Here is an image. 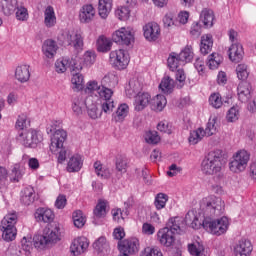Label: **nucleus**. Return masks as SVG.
<instances>
[{"instance_id":"obj_64","label":"nucleus","mask_w":256,"mask_h":256,"mask_svg":"<svg viewBox=\"0 0 256 256\" xmlns=\"http://www.w3.org/2000/svg\"><path fill=\"white\" fill-rule=\"evenodd\" d=\"M68 69H70L71 73H79L81 69H83V66L81 65V62L77 58H69V66Z\"/></svg>"},{"instance_id":"obj_50","label":"nucleus","mask_w":256,"mask_h":256,"mask_svg":"<svg viewBox=\"0 0 256 256\" xmlns=\"http://www.w3.org/2000/svg\"><path fill=\"white\" fill-rule=\"evenodd\" d=\"M236 75L240 81H247L249 77V66L246 64H238L236 67Z\"/></svg>"},{"instance_id":"obj_26","label":"nucleus","mask_w":256,"mask_h":256,"mask_svg":"<svg viewBox=\"0 0 256 256\" xmlns=\"http://www.w3.org/2000/svg\"><path fill=\"white\" fill-rule=\"evenodd\" d=\"M238 99L241 103H247L251 99V84L247 82H240L237 88Z\"/></svg>"},{"instance_id":"obj_42","label":"nucleus","mask_w":256,"mask_h":256,"mask_svg":"<svg viewBox=\"0 0 256 256\" xmlns=\"http://www.w3.org/2000/svg\"><path fill=\"white\" fill-rule=\"evenodd\" d=\"M27 123L28 125L29 123H31V121H29V118H27V115L21 114L18 116L16 125H15V128L18 131V135L19 133H27V131H29V129H27Z\"/></svg>"},{"instance_id":"obj_32","label":"nucleus","mask_w":256,"mask_h":256,"mask_svg":"<svg viewBox=\"0 0 256 256\" xmlns=\"http://www.w3.org/2000/svg\"><path fill=\"white\" fill-rule=\"evenodd\" d=\"M113 9V0H99L98 13L102 19H107Z\"/></svg>"},{"instance_id":"obj_57","label":"nucleus","mask_w":256,"mask_h":256,"mask_svg":"<svg viewBox=\"0 0 256 256\" xmlns=\"http://www.w3.org/2000/svg\"><path fill=\"white\" fill-rule=\"evenodd\" d=\"M239 117H240L239 106H232L226 114V119L229 123H235V121L239 120Z\"/></svg>"},{"instance_id":"obj_13","label":"nucleus","mask_w":256,"mask_h":256,"mask_svg":"<svg viewBox=\"0 0 256 256\" xmlns=\"http://www.w3.org/2000/svg\"><path fill=\"white\" fill-rule=\"evenodd\" d=\"M139 245V239L137 238H128L118 242L120 253H124L125 255L128 256L135 255V253H138Z\"/></svg>"},{"instance_id":"obj_40","label":"nucleus","mask_w":256,"mask_h":256,"mask_svg":"<svg viewBox=\"0 0 256 256\" xmlns=\"http://www.w3.org/2000/svg\"><path fill=\"white\" fill-rule=\"evenodd\" d=\"M113 42L109 40V38L105 36H100L97 40V50L100 53H107V51H111V47Z\"/></svg>"},{"instance_id":"obj_27","label":"nucleus","mask_w":256,"mask_h":256,"mask_svg":"<svg viewBox=\"0 0 256 256\" xmlns=\"http://www.w3.org/2000/svg\"><path fill=\"white\" fill-rule=\"evenodd\" d=\"M243 55H245V52H243V46L241 44H232L229 48V59L233 63H240V61H243Z\"/></svg>"},{"instance_id":"obj_12","label":"nucleus","mask_w":256,"mask_h":256,"mask_svg":"<svg viewBox=\"0 0 256 256\" xmlns=\"http://www.w3.org/2000/svg\"><path fill=\"white\" fill-rule=\"evenodd\" d=\"M208 218L207 215H201V213H197L195 211H189L185 216V221L192 227V229H205V222Z\"/></svg>"},{"instance_id":"obj_56","label":"nucleus","mask_w":256,"mask_h":256,"mask_svg":"<svg viewBox=\"0 0 256 256\" xmlns=\"http://www.w3.org/2000/svg\"><path fill=\"white\" fill-rule=\"evenodd\" d=\"M138 91H141V84L139 83V80H130L128 87L126 88V94L129 97H133V95L138 93Z\"/></svg>"},{"instance_id":"obj_39","label":"nucleus","mask_w":256,"mask_h":256,"mask_svg":"<svg viewBox=\"0 0 256 256\" xmlns=\"http://www.w3.org/2000/svg\"><path fill=\"white\" fill-rule=\"evenodd\" d=\"M178 56L180 57V61H182V63H191V61H193V57H194V53H193V46L187 45L185 46L181 52L178 54Z\"/></svg>"},{"instance_id":"obj_62","label":"nucleus","mask_w":256,"mask_h":256,"mask_svg":"<svg viewBox=\"0 0 256 256\" xmlns=\"http://www.w3.org/2000/svg\"><path fill=\"white\" fill-rule=\"evenodd\" d=\"M83 100H81V98L76 97L73 99L72 102V111L74 113V115H76L77 117H79V115H83Z\"/></svg>"},{"instance_id":"obj_21","label":"nucleus","mask_w":256,"mask_h":256,"mask_svg":"<svg viewBox=\"0 0 256 256\" xmlns=\"http://www.w3.org/2000/svg\"><path fill=\"white\" fill-rule=\"evenodd\" d=\"M151 103V94L147 92H139L134 97V109L135 111H143Z\"/></svg>"},{"instance_id":"obj_17","label":"nucleus","mask_w":256,"mask_h":256,"mask_svg":"<svg viewBox=\"0 0 256 256\" xmlns=\"http://www.w3.org/2000/svg\"><path fill=\"white\" fill-rule=\"evenodd\" d=\"M84 91L88 95H93V93H96L99 99H101L103 97V93L111 91V89L103 84L100 85L99 82H97V80H90L86 83Z\"/></svg>"},{"instance_id":"obj_47","label":"nucleus","mask_w":256,"mask_h":256,"mask_svg":"<svg viewBox=\"0 0 256 256\" xmlns=\"http://www.w3.org/2000/svg\"><path fill=\"white\" fill-rule=\"evenodd\" d=\"M205 137V129L198 128L192 132H190V136L188 138V141L190 145H197L199 141H201Z\"/></svg>"},{"instance_id":"obj_30","label":"nucleus","mask_w":256,"mask_h":256,"mask_svg":"<svg viewBox=\"0 0 256 256\" xmlns=\"http://www.w3.org/2000/svg\"><path fill=\"white\" fill-rule=\"evenodd\" d=\"M213 50V36L211 34H204L201 37L200 53L202 55H209Z\"/></svg>"},{"instance_id":"obj_63","label":"nucleus","mask_w":256,"mask_h":256,"mask_svg":"<svg viewBox=\"0 0 256 256\" xmlns=\"http://www.w3.org/2000/svg\"><path fill=\"white\" fill-rule=\"evenodd\" d=\"M16 19L17 21H27L29 19V11L25 6H17L16 8Z\"/></svg>"},{"instance_id":"obj_22","label":"nucleus","mask_w":256,"mask_h":256,"mask_svg":"<svg viewBox=\"0 0 256 256\" xmlns=\"http://www.w3.org/2000/svg\"><path fill=\"white\" fill-rule=\"evenodd\" d=\"M35 219L39 223H53L55 221V212L49 208H38L35 212Z\"/></svg>"},{"instance_id":"obj_58","label":"nucleus","mask_w":256,"mask_h":256,"mask_svg":"<svg viewBox=\"0 0 256 256\" xmlns=\"http://www.w3.org/2000/svg\"><path fill=\"white\" fill-rule=\"evenodd\" d=\"M128 114L129 106L127 104H121L116 111L115 121H124L125 117H127Z\"/></svg>"},{"instance_id":"obj_5","label":"nucleus","mask_w":256,"mask_h":256,"mask_svg":"<svg viewBox=\"0 0 256 256\" xmlns=\"http://www.w3.org/2000/svg\"><path fill=\"white\" fill-rule=\"evenodd\" d=\"M17 221H19V215L15 211L9 212L1 220L0 230L4 241H15L17 237Z\"/></svg>"},{"instance_id":"obj_49","label":"nucleus","mask_w":256,"mask_h":256,"mask_svg":"<svg viewBox=\"0 0 256 256\" xmlns=\"http://www.w3.org/2000/svg\"><path fill=\"white\" fill-rule=\"evenodd\" d=\"M115 165L119 173H127V169L129 168V160L123 155H118L116 157Z\"/></svg>"},{"instance_id":"obj_7","label":"nucleus","mask_w":256,"mask_h":256,"mask_svg":"<svg viewBox=\"0 0 256 256\" xmlns=\"http://www.w3.org/2000/svg\"><path fill=\"white\" fill-rule=\"evenodd\" d=\"M205 231L211 233V235H225V232L229 230V218L226 216L220 219L209 218L204 223Z\"/></svg>"},{"instance_id":"obj_38","label":"nucleus","mask_w":256,"mask_h":256,"mask_svg":"<svg viewBox=\"0 0 256 256\" xmlns=\"http://www.w3.org/2000/svg\"><path fill=\"white\" fill-rule=\"evenodd\" d=\"M71 83L74 91H83L85 89V78L81 73H75L72 75Z\"/></svg>"},{"instance_id":"obj_14","label":"nucleus","mask_w":256,"mask_h":256,"mask_svg":"<svg viewBox=\"0 0 256 256\" xmlns=\"http://www.w3.org/2000/svg\"><path fill=\"white\" fill-rule=\"evenodd\" d=\"M175 233L169 227L161 228L157 232V241L163 247H173L175 245Z\"/></svg>"},{"instance_id":"obj_46","label":"nucleus","mask_w":256,"mask_h":256,"mask_svg":"<svg viewBox=\"0 0 256 256\" xmlns=\"http://www.w3.org/2000/svg\"><path fill=\"white\" fill-rule=\"evenodd\" d=\"M93 248L98 253H107L109 251V243L107 242V238L100 237L93 243Z\"/></svg>"},{"instance_id":"obj_11","label":"nucleus","mask_w":256,"mask_h":256,"mask_svg":"<svg viewBox=\"0 0 256 256\" xmlns=\"http://www.w3.org/2000/svg\"><path fill=\"white\" fill-rule=\"evenodd\" d=\"M89 249V239L85 236H79L72 240L70 244V253L74 256L83 255Z\"/></svg>"},{"instance_id":"obj_2","label":"nucleus","mask_w":256,"mask_h":256,"mask_svg":"<svg viewBox=\"0 0 256 256\" xmlns=\"http://www.w3.org/2000/svg\"><path fill=\"white\" fill-rule=\"evenodd\" d=\"M200 209L208 218L219 217L225 211V201L222 197L208 195L202 199Z\"/></svg>"},{"instance_id":"obj_18","label":"nucleus","mask_w":256,"mask_h":256,"mask_svg":"<svg viewBox=\"0 0 256 256\" xmlns=\"http://www.w3.org/2000/svg\"><path fill=\"white\" fill-rule=\"evenodd\" d=\"M14 77L18 83H27L31 79V66L20 64L15 68Z\"/></svg>"},{"instance_id":"obj_8","label":"nucleus","mask_w":256,"mask_h":256,"mask_svg":"<svg viewBox=\"0 0 256 256\" xmlns=\"http://www.w3.org/2000/svg\"><path fill=\"white\" fill-rule=\"evenodd\" d=\"M249 159L250 155L248 151L239 150L236 152L228 164L231 173H236L237 175H239V173H243V171L247 169Z\"/></svg>"},{"instance_id":"obj_54","label":"nucleus","mask_w":256,"mask_h":256,"mask_svg":"<svg viewBox=\"0 0 256 256\" xmlns=\"http://www.w3.org/2000/svg\"><path fill=\"white\" fill-rule=\"evenodd\" d=\"M144 139L148 145H157L161 141V136L157 131H148L145 133Z\"/></svg>"},{"instance_id":"obj_43","label":"nucleus","mask_w":256,"mask_h":256,"mask_svg":"<svg viewBox=\"0 0 256 256\" xmlns=\"http://www.w3.org/2000/svg\"><path fill=\"white\" fill-rule=\"evenodd\" d=\"M84 103L88 109V115L91 119H99V117H101V113H99V108H97V105L91 103V97H87Z\"/></svg>"},{"instance_id":"obj_33","label":"nucleus","mask_w":256,"mask_h":256,"mask_svg":"<svg viewBox=\"0 0 256 256\" xmlns=\"http://www.w3.org/2000/svg\"><path fill=\"white\" fill-rule=\"evenodd\" d=\"M23 175H25V167L19 163L14 164L10 173L11 183H19L23 179Z\"/></svg>"},{"instance_id":"obj_61","label":"nucleus","mask_w":256,"mask_h":256,"mask_svg":"<svg viewBox=\"0 0 256 256\" xmlns=\"http://www.w3.org/2000/svg\"><path fill=\"white\" fill-rule=\"evenodd\" d=\"M97 59V54H95V51L88 50L83 55V61L84 65L87 67H91L95 63Z\"/></svg>"},{"instance_id":"obj_45","label":"nucleus","mask_w":256,"mask_h":256,"mask_svg":"<svg viewBox=\"0 0 256 256\" xmlns=\"http://www.w3.org/2000/svg\"><path fill=\"white\" fill-rule=\"evenodd\" d=\"M107 205H108L107 201L98 200V203L93 210L94 216H96L97 219H101L105 217V215H107Z\"/></svg>"},{"instance_id":"obj_34","label":"nucleus","mask_w":256,"mask_h":256,"mask_svg":"<svg viewBox=\"0 0 256 256\" xmlns=\"http://www.w3.org/2000/svg\"><path fill=\"white\" fill-rule=\"evenodd\" d=\"M150 105L152 111L161 112L167 105V98L164 95L158 94L152 99Z\"/></svg>"},{"instance_id":"obj_51","label":"nucleus","mask_w":256,"mask_h":256,"mask_svg":"<svg viewBox=\"0 0 256 256\" xmlns=\"http://www.w3.org/2000/svg\"><path fill=\"white\" fill-rule=\"evenodd\" d=\"M208 101L213 109H221V107H223V97H221L220 93H212Z\"/></svg>"},{"instance_id":"obj_20","label":"nucleus","mask_w":256,"mask_h":256,"mask_svg":"<svg viewBox=\"0 0 256 256\" xmlns=\"http://www.w3.org/2000/svg\"><path fill=\"white\" fill-rule=\"evenodd\" d=\"M144 37L147 41H157L161 35L159 24L150 22L143 27Z\"/></svg>"},{"instance_id":"obj_29","label":"nucleus","mask_w":256,"mask_h":256,"mask_svg":"<svg viewBox=\"0 0 256 256\" xmlns=\"http://www.w3.org/2000/svg\"><path fill=\"white\" fill-rule=\"evenodd\" d=\"M44 25L48 29L57 25V16L55 15V8L53 6L46 7L44 11Z\"/></svg>"},{"instance_id":"obj_16","label":"nucleus","mask_w":256,"mask_h":256,"mask_svg":"<svg viewBox=\"0 0 256 256\" xmlns=\"http://www.w3.org/2000/svg\"><path fill=\"white\" fill-rule=\"evenodd\" d=\"M113 90H107L102 93V97L100 98L101 109L103 113L106 115H111L113 110L115 109V101H113Z\"/></svg>"},{"instance_id":"obj_25","label":"nucleus","mask_w":256,"mask_h":256,"mask_svg":"<svg viewBox=\"0 0 256 256\" xmlns=\"http://www.w3.org/2000/svg\"><path fill=\"white\" fill-rule=\"evenodd\" d=\"M57 49H59V46H57V42L52 39L46 40L42 45V53L47 59H53V57L57 55Z\"/></svg>"},{"instance_id":"obj_52","label":"nucleus","mask_w":256,"mask_h":256,"mask_svg":"<svg viewBox=\"0 0 256 256\" xmlns=\"http://www.w3.org/2000/svg\"><path fill=\"white\" fill-rule=\"evenodd\" d=\"M115 15L120 21H129L131 9L127 6H121L115 11Z\"/></svg>"},{"instance_id":"obj_53","label":"nucleus","mask_w":256,"mask_h":256,"mask_svg":"<svg viewBox=\"0 0 256 256\" xmlns=\"http://www.w3.org/2000/svg\"><path fill=\"white\" fill-rule=\"evenodd\" d=\"M167 201H169V196L165 193H159L155 197L154 205L158 211H161V209H165Z\"/></svg>"},{"instance_id":"obj_9","label":"nucleus","mask_w":256,"mask_h":256,"mask_svg":"<svg viewBox=\"0 0 256 256\" xmlns=\"http://www.w3.org/2000/svg\"><path fill=\"white\" fill-rule=\"evenodd\" d=\"M112 41L118 45L129 47L131 43H135V29L129 26L119 28L112 34Z\"/></svg>"},{"instance_id":"obj_3","label":"nucleus","mask_w":256,"mask_h":256,"mask_svg":"<svg viewBox=\"0 0 256 256\" xmlns=\"http://www.w3.org/2000/svg\"><path fill=\"white\" fill-rule=\"evenodd\" d=\"M67 141V131L57 130L51 136L49 149L53 155H57V163L63 165L67 161V148L64 144Z\"/></svg>"},{"instance_id":"obj_6","label":"nucleus","mask_w":256,"mask_h":256,"mask_svg":"<svg viewBox=\"0 0 256 256\" xmlns=\"http://www.w3.org/2000/svg\"><path fill=\"white\" fill-rule=\"evenodd\" d=\"M17 140L24 147L28 149H35L39 143H43V134L41 131L30 128L26 132H19Z\"/></svg>"},{"instance_id":"obj_44","label":"nucleus","mask_w":256,"mask_h":256,"mask_svg":"<svg viewBox=\"0 0 256 256\" xmlns=\"http://www.w3.org/2000/svg\"><path fill=\"white\" fill-rule=\"evenodd\" d=\"M72 219L77 229H81L85 227V223H87V218L85 217V214H83V211L81 210L74 211L72 214Z\"/></svg>"},{"instance_id":"obj_35","label":"nucleus","mask_w":256,"mask_h":256,"mask_svg":"<svg viewBox=\"0 0 256 256\" xmlns=\"http://www.w3.org/2000/svg\"><path fill=\"white\" fill-rule=\"evenodd\" d=\"M94 171L100 179H109L111 177V170L106 166H103L101 161L94 162Z\"/></svg>"},{"instance_id":"obj_48","label":"nucleus","mask_w":256,"mask_h":256,"mask_svg":"<svg viewBox=\"0 0 256 256\" xmlns=\"http://www.w3.org/2000/svg\"><path fill=\"white\" fill-rule=\"evenodd\" d=\"M221 63H223V56L218 53H212L208 56L207 65L209 69H218Z\"/></svg>"},{"instance_id":"obj_36","label":"nucleus","mask_w":256,"mask_h":256,"mask_svg":"<svg viewBox=\"0 0 256 256\" xmlns=\"http://www.w3.org/2000/svg\"><path fill=\"white\" fill-rule=\"evenodd\" d=\"M200 19L206 27H213L215 21V13L211 9H203L200 14Z\"/></svg>"},{"instance_id":"obj_15","label":"nucleus","mask_w":256,"mask_h":256,"mask_svg":"<svg viewBox=\"0 0 256 256\" xmlns=\"http://www.w3.org/2000/svg\"><path fill=\"white\" fill-rule=\"evenodd\" d=\"M235 256H250L253 253V244L249 239L242 238L233 247Z\"/></svg>"},{"instance_id":"obj_31","label":"nucleus","mask_w":256,"mask_h":256,"mask_svg":"<svg viewBox=\"0 0 256 256\" xmlns=\"http://www.w3.org/2000/svg\"><path fill=\"white\" fill-rule=\"evenodd\" d=\"M20 201L23 205H33L35 202V189L31 186L24 188L21 192Z\"/></svg>"},{"instance_id":"obj_60","label":"nucleus","mask_w":256,"mask_h":256,"mask_svg":"<svg viewBox=\"0 0 256 256\" xmlns=\"http://www.w3.org/2000/svg\"><path fill=\"white\" fill-rule=\"evenodd\" d=\"M69 69V58L58 59L55 62L56 73H65Z\"/></svg>"},{"instance_id":"obj_23","label":"nucleus","mask_w":256,"mask_h":256,"mask_svg":"<svg viewBox=\"0 0 256 256\" xmlns=\"http://www.w3.org/2000/svg\"><path fill=\"white\" fill-rule=\"evenodd\" d=\"M19 0H0V11L6 17L13 15L17 11Z\"/></svg>"},{"instance_id":"obj_4","label":"nucleus","mask_w":256,"mask_h":256,"mask_svg":"<svg viewBox=\"0 0 256 256\" xmlns=\"http://www.w3.org/2000/svg\"><path fill=\"white\" fill-rule=\"evenodd\" d=\"M34 247L43 251V249H47L49 245H56L61 241V227L56 225L52 228H46L43 232V235H36L33 238Z\"/></svg>"},{"instance_id":"obj_10","label":"nucleus","mask_w":256,"mask_h":256,"mask_svg":"<svg viewBox=\"0 0 256 256\" xmlns=\"http://www.w3.org/2000/svg\"><path fill=\"white\" fill-rule=\"evenodd\" d=\"M109 61L111 65L116 67V69H127L131 58L129 57V52L123 49H118L110 52Z\"/></svg>"},{"instance_id":"obj_59","label":"nucleus","mask_w":256,"mask_h":256,"mask_svg":"<svg viewBox=\"0 0 256 256\" xmlns=\"http://www.w3.org/2000/svg\"><path fill=\"white\" fill-rule=\"evenodd\" d=\"M215 133H217V120L215 118L209 119L204 130V135L211 137V135H215Z\"/></svg>"},{"instance_id":"obj_24","label":"nucleus","mask_w":256,"mask_h":256,"mask_svg":"<svg viewBox=\"0 0 256 256\" xmlns=\"http://www.w3.org/2000/svg\"><path fill=\"white\" fill-rule=\"evenodd\" d=\"M82 168L83 157L79 154H75L69 159L66 171H68V173H79V171H81Z\"/></svg>"},{"instance_id":"obj_1","label":"nucleus","mask_w":256,"mask_h":256,"mask_svg":"<svg viewBox=\"0 0 256 256\" xmlns=\"http://www.w3.org/2000/svg\"><path fill=\"white\" fill-rule=\"evenodd\" d=\"M223 152L221 150L210 151L202 160L201 171L204 175H218L223 170Z\"/></svg>"},{"instance_id":"obj_55","label":"nucleus","mask_w":256,"mask_h":256,"mask_svg":"<svg viewBox=\"0 0 256 256\" xmlns=\"http://www.w3.org/2000/svg\"><path fill=\"white\" fill-rule=\"evenodd\" d=\"M140 256H163V252L157 246H147L141 251Z\"/></svg>"},{"instance_id":"obj_19","label":"nucleus","mask_w":256,"mask_h":256,"mask_svg":"<svg viewBox=\"0 0 256 256\" xmlns=\"http://www.w3.org/2000/svg\"><path fill=\"white\" fill-rule=\"evenodd\" d=\"M95 15H97L95 7L91 4H85L79 11V21L84 24L91 23L95 19Z\"/></svg>"},{"instance_id":"obj_28","label":"nucleus","mask_w":256,"mask_h":256,"mask_svg":"<svg viewBox=\"0 0 256 256\" xmlns=\"http://www.w3.org/2000/svg\"><path fill=\"white\" fill-rule=\"evenodd\" d=\"M69 45H72L76 51H83L84 37L83 32L76 31L74 34L68 35Z\"/></svg>"},{"instance_id":"obj_37","label":"nucleus","mask_w":256,"mask_h":256,"mask_svg":"<svg viewBox=\"0 0 256 256\" xmlns=\"http://www.w3.org/2000/svg\"><path fill=\"white\" fill-rule=\"evenodd\" d=\"M168 67L170 71L177 70L180 65H185L179 54L172 52L167 59Z\"/></svg>"},{"instance_id":"obj_41","label":"nucleus","mask_w":256,"mask_h":256,"mask_svg":"<svg viewBox=\"0 0 256 256\" xmlns=\"http://www.w3.org/2000/svg\"><path fill=\"white\" fill-rule=\"evenodd\" d=\"M174 87L175 80L169 76H165L159 85V89H161L163 93H173Z\"/></svg>"}]
</instances>
